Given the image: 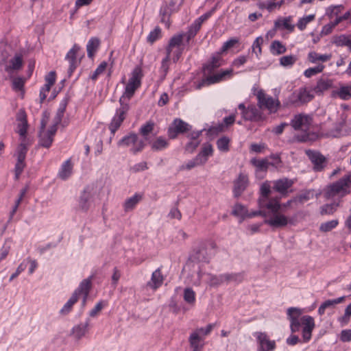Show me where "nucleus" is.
I'll return each instance as SVG.
<instances>
[{
	"mask_svg": "<svg viewBox=\"0 0 351 351\" xmlns=\"http://www.w3.org/2000/svg\"><path fill=\"white\" fill-rule=\"evenodd\" d=\"M351 172L345 175L337 181L328 185L325 189L324 197L328 199L335 197H343L350 193Z\"/></svg>",
	"mask_w": 351,
	"mask_h": 351,
	"instance_id": "obj_1",
	"label": "nucleus"
},
{
	"mask_svg": "<svg viewBox=\"0 0 351 351\" xmlns=\"http://www.w3.org/2000/svg\"><path fill=\"white\" fill-rule=\"evenodd\" d=\"M214 327L213 324H208L205 328L195 329L189 337V342L192 351H202L204 346V337L209 335Z\"/></svg>",
	"mask_w": 351,
	"mask_h": 351,
	"instance_id": "obj_2",
	"label": "nucleus"
},
{
	"mask_svg": "<svg viewBox=\"0 0 351 351\" xmlns=\"http://www.w3.org/2000/svg\"><path fill=\"white\" fill-rule=\"evenodd\" d=\"M183 0H170L169 3L165 2L160 10V14L161 16V22L165 23L167 28L170 26V17L171 14L177 12Z\"/></svg>",
	"mask_w": 351,
	"mask_h": 351,
	"instance_id": "obj_3",
	"label": "nucleus"
},
{
	"mask_svg": "<svg viewBox=\"0 0 351 351\" xmlns=\"http://www.w3.org/2000/svg\"><path fill=\"white\" fill-rule=\"evenodd\" d=\"M258 106L261 109H267L270 113L276 112L280 106V102L272 97L266 95L261 90L257 93Z\"/></svg>",
	"mask_w": 351,
	"mask_h": 351,
	"instance_id": "obj_4",
	"label": "nucleus"
},
{
	"mask_svg": "<svg viewBox=\"0 0 351 351\" xmlns=\"http://www.w3.org/2000/svg\"><path fill=\"white\" fill-rule=\"evenodd\" d=\"M120 108L117 110L116 114L113 117L110 125L109 129L112 133H114L118 128L121 126L122 122L125 119V114L129 110L130 106L128 104H123V98L121 97L119 99Z\"/></svg>",
	"mask_w": 351,
	"mask_h": 351,
	"instance_id": "obj_5",
	"label": "nucleus"
},
{
	"mask_svg": "<svg viewBox=\"0 0 351 351\" xmlns=\"http://www.w3.org/2000/svg\"><path fill=\"white\" fill-rule=\"evenodd\" d=\"M305 154L313 164L314 171L320 172L325 169L328 160L322 154L318 151L311 149H306Z\"/></svg>",
	"mask_w": 351,
	"mask_h": 351,
	"instance_id": "obj_6",
	"label": "nucleus"
},
{
	"mask_svg": "<svg viewBox=\"0 0 351 351\" xmlns=\"http://www.w3.org/2000/svg\"><path fill=\"white\" fill-rule=\"evenodd\" d=\"M27 152V147L23 143H21L16 151L17 154V162L15 165L14 173H15V178L18 180L20 175L23 172L24 168L25 167V159L26 157V154Z\"/></svg>",
	"mask_w": 351,
	"mask_h": 351,
	"instance_id": "obj_7",
	"label": "nucleus"
},
{
	"mask_svg": "<svg viewBox=\"0 0 351 351\" xmlns=\"http://www.w3.org/2000/svg\"><path fill=\"white\" fill-rule=\"evenodd\" d=\"M191 130V126L180 119L173 120L171 125L168 129V136L170 138L173 139L177 137L179 134H183Z\"/></svg>",
	"mask_w": 351,
	"mask_h": 351,
	"instance_id": "obj_8",
	"label": "nucleus"
},
{
	"mask_svg": "<svg viewBox=\"0 0 351 351\" xmlns=\"http://www.w3.org/2000/svg\"><path fill=\"white\" fill-rule=\"evenodd\" d=\"M264 223L275 228H284L288 223H294L292 219L279 212L274 213L269 219H265Z\"/></svg>",
	"mask_w": 351,
	"mask_h": 351,
	"instance_id": "obj_9",
	"label": "nucleus"
},
{
	"mask_svg": "<svg viewBox=\"0 0 351 351\" xmlns=\"http://www.w3.org/2000/svg\"><path fill=\"white\" fill-rule=\"evenodd\" d=\"M314 95L306 88H300L298 92H294L290 98L291 102L299 106L309 102L313 99Z\"/></svg>",
	"mask_w": 351,
	"mask_h": 351,
	"instance_id": "obj_10",
	"label": "nucleus"
},
{
	"mask_svg": "<svg viewBox=\"0 0 351 351\" xmlns=\"http://www.w3.org/2000/svg\"><path fill=\"white\" fill-rule=\"evenodd\" d=\"M255 335L259 345L258 351H273L276 348L275 341L270 340L265 332H258Z\"/></svg>",
	"mask_w": 351,
	"mask_h": 351,
	"instance_id": "obj_11",
	"label": "nucleus"
},
{
	"mask_svg": "<svg viewBox=\"0 0 351 351\" xmlns=\"http://www.w3.org/2000/svg\"><path fill=\"white\" fill-rule=\"evenodd\" d=\"M301 314L302 311L298 308L291 307L287 310V315L291 322L290 327L292 332H295L300 330L302 323L301 320H299V317Z\"/></svg>",
	"mask_w": 351,
	"mask_h": 351,
	"instance_id": "obj_12",
	"label": "nucleus"
},
{
	"mask_svg": "<svg viewBox=\"0 0 351 351\" xmlns=\"http://www.w3.org/2000/svg\"><path fill=\"white\" fill-rule=\"evenodd\" d=\"M301 323L304 326L302 328V337L304 341H308L311 338L312 331L315 328L314 319L309 315L301 317Z\"/></svg>",
	"mask_w": 351,
	"mask_h": 351,
	"instance_id": "obj_13",
	"label": "nucleus"
},
{
	"mask_svg": "<svg viewBox=\"0 0 351 351\" xmlns=\"http://www.w3.org/2000/svg\"><path fill=\"white\" fill-rule=\"evenodd\" d=\"M249 184L248 176L243 173H239L238 178L234 181L233 193L236 197H239L246 189Z\"/></svg>",
	"mask_w": 351,
	"mask_h": 351,
	"instance_id": "obj_14",
	"label": "nucleus"
},
{
	"mask_svg": "<svg viewBox=\"0 0 351 351\" xmlns=\"http://www.w3.org/2000/svg\"><path fill=\"white\" fill-rule=\"evenodd\" d=\"M80 49V47L77 45L75 44L66 56L65 58L69 62V68L68 70V74L69 76L71 75L80 62V60H77V53Z\"/></svg>",
	"mask_w": 351,
	"mask_h": 351,
	"instance_id": "obj_15",
	"label": "nucleus"
},
{
	"mask_svg": "<svg viewBox=\"0 0 351 351\" xmlns=\"http://www.w3.org/2000/svg\"><path fill=\"white\" fill-rule=\"evenodd\" d=\"M180 37H172L169 42V44L166 48V57L162 61V69L166 73L169 69V62L170 60V55L171 51H173V46H178L180 43Z\"/></svg>",
	"mask_w": 351,
	"mask_h": 351,
	"instance_id": "obj_16",
	"label": "nucleus"
},
{
	"mask_svg": "<svg viewBox=\"0 0 351 351\" xmlns=\"http://www.w3.org/2000/svg\"><path fill=\"white\" fill-rule=\"evenodd\" d=\"M258 204L261 208H266L270 210L272 214L279 212L280 208V204L276 199H264L263 198H259Z\"/></svg>",
	"mask_w": 351,
	"mask_h": 351,
	"instance_id": "obj_17",
	"label": "nucleus"
},
{
	"mask_svg": "<svg viewBox=\"0 0 351 351\" xmlns=\"http://www.w3.org/2000/svg\"><path fill=\"white\" fill-rule=\"evenodd\" d=\"M309 124V117L302 114L295 115L291 121V125L295 130L302 129L303 127H308Z\"/></svg>",
	"mask_w": 351,
	"mask_h": 351,
	"instance_id": "obj_18",
	"label": "nucleus"
},
{
	"mask_svg": "<svg viewBox=\"0 0 351 351\" xmlns=\"http://www.w3.org/2000/svg\"><path fill=\"white\" fill-rule=\"evenodd\" d=\"M233 75V69H229L224 71H221L220 72L214 74L213 75H210L207 77V81L210 84H215L219 82L226 78H230Z\"/></svg>",
	"mask_w": 351,
	"mask_h": 351,
	"instance_id": "obj_19",
	"label": "nucleus"
},
{
	"mask_svg": "<svg viewBox=\"0 0 351 351\" xmlns=\"http://www.w3.org/2000/svg\"><path fill=\"white\" fill-rule=\"evenodd\" d=\"M242 117L247 121H259L261 119L260 111L254 106H249L246 111L241 112Z\"/></svg>",
	"mask_w": 351,
	"mask_h": 351,
	"instance_id": "obj_20",
	"label": "nucleus"
},
{
	"mask_svg": "<svg viewBox=\"0 0 351 351\" xmlns=\"http://www.w3.org/2000/svg\"><path fill=\"white\" fill-rule=\"evenodd\" d=\"M221 53L219 52L216 55L213 56L211 60L206 63L203 66V71L205 73L210 74L215 69L221 66V58L220 56Z\"/></svg>",
	"mask_w": 351,
	"mask_h": 351,
	"instance_id": "obj_21",
	"label": "nucleus"
},
{
	"mask_svg": "<svg viewBox=\"0 0 351 351\" xmlns=\"http://www.w3.org/2000/svg\"><path fill=\"white\" fill-rule=\"evenodd\" d=\"M193 259L198 262L207 263L209 261L210 256L204 245H201L195 250Z\"/></svg>",
	"mask_w": 351,
	"mask_h": 351,
	"instance_id": "obj_22",
	"label": "nucleus"
},
{
	"mask_svg": "<svg viewBox=\"0 0 351 351\" xmlns=\"http://www.w3.org/2000/svg\"><path fill=\"white\" fill-rule=\"evenodd\" d=\"M9 65L5 68V71L11 73L14 71H18L21 69L23 66V59L21 55H15L13 58L10 60Z\"/></svg>",
	"mask_w": 351,
	"mask_h": 351,
	"instance_id": "obj_23",
	"label": "nucleus"
},
{
	"mask_svg": "<svg viewBox=\"0 0 351 351\" xmlns=\"http://www.w3.org/2000/svg\"><path fill=\"white\" fill-rule=\"evenodd\" d=\"M293 184V181L288 178L280 179L274 182V189L276 191L283 193L287 192V189H289Z\"/></svg>",
	"mask_w": 351,
	"mask_h": 351,
	"instance_id": "obj_24",
	"label": "nucleus"
},
{
	"mask_svg": "<svg viewBox=\"0 0 351 351\" xmlns=\"http://www.w3.org/2000/svg\"><path fill=\"white\" fill-rule=\"evenodd\" d=\"M345 300V297L342 296L334 300H328L324 302L318 308V313L320 315L324 314L325 310L329 308H333L335 305L341 303Z\"/></svg>",
	"mask_w": 351,
	"mask_h": 351,
	"instance_id": "obj_25",
	"label": "nucleus"
},
{
	"mask_svg": "<svg viewBox=\"0 0 351 351\" xmlns=\"http://www.w3.org/2000/svg\"><path fill=\"white\" fill-rule=\"evenodd\" d=\"M332 95L343 100H348L351 98V86H341L338 90H333Z\"/></svg>",
	"mask_w": 351,
	"mask_h": 351,
	"instance_id": "obj_26",
	"label": "nucleus"
},
{
	"mask_svg": "<svg viewBox=\"0 0 351 351\" xmlns=\"http://www.w3.org/2000/svg\"><path fill=\"white\" fill-rule=\"evenodd\" d=\"M164 280L160 269H158L153 272L151 281L147 283V286L154 289H156L162 284Z\"/></svg>",
	"mask_w": 351,
	"mask_h": 351,
	"instance_id": "obj_27",
	"label": "nucleus"
},
{
	"mask_svg": "<svg viewBox=\"0 0 351 351\" xmlns=\"http://www.w3.org/2000/svg\"><path fill=\"white\" fill-rule=\"evenodd\" d=\"M332 86V81L331 80L321 78L317 81V85L314 88V91L315 93L321 95L323 92L329 89Z\"/></svg>",
	"mask_w": 351,
	"mask_h": 351,
	"instance_id": "obj_28",
	"label": "nucleus"
},
{
	"mask_svg": "<svg viewBox=\"0 0 351 351\" xmlns=\"http://www.w3.org/2000/svg\"><path fill=\"white\" fill-rule=\"evenodd\" d=\"M92 287L91 278H88L82 280L79 287L75 291L77 293V296L82 294L83 295H88L90 290Z\"/></svg>",
	"mask_w": 351,
	"mask_h": 351,
	"instance_id": "obj_29",
	"label": "nucleus"
},
{
	"mask_svg": "<svg viewBox=\"0 0 351 351\" xmlns=\"http://www.w3.org/2000/svg\"><path fill=\"white\" fill-rule=\"evenodd\" d=\"M250 162L256 168L258 171L266 172L269 167V158L267 157L261 160L254 158L251 160Z\"/></svg>",
	"mask_w": 351,
	"mask_h": 351,
	"instance_id": "obj_30",
	"label": "nucleus"
},
{
	"mask_svg": "<svg viewBox=\"0 0 351 351\" xmlns=\"http://www.w3.org/2000/svg\"><path fill=\"white\" fill-rule=\"evenodd\" d=\"M143 76L142 69L140 66H136L134 69L132 73V76L129 79L128 82L134 84L138 86L141 84V80Z\"/></svg>",
	"mask_w": 351,
	"mask_h": 351,
	"instance_id": "obj_31",
	"label": "nucleus"
},
{
	"mask_svg": "<svg viewBox=\"0 0 351 351\" xmlns=\"http://www.w3.org/2000/svg\"><path fill=\"white\" fill-rule=\"evenodd\" d=\"M100 45V40L97 38H92L87 44L88 56L92 58Z\"/></svg>",
	"mask_w": 351,
	"mask_h": 351,
	"instance_id": "obj_32",
	"label": "nucleus"
},
{
	"mask_svg": "<svg viewBox=\"0 0 351 351\" xmlns=\"http://www.w3.org/2000/svg\"><path fill=\"white\" fill-rule=\"evenodd\" d=\"M339 206V203L326 204L320 207L321 215H331L337 210V207Z\"/></svg>",
	"mask_w": 351,
	"mask_h": 351,
	"instance_id": "obj_33",
	"label": "nucleus"
},
{
	"mask_svg": "<svg viewBox=\"0 0 351 351\" xmlns=\"http://www.w3.org/2000/svg\"><path fill=\"white\" fill-rule=\"evenodd\" d=\"M138 87V86L134 84L128 82L125 86V92L123 95L121 97L123 98V104H127L126 102H125V99H128V100H130L132 97L135 91Z\"/></svg>",
	"mask_w": 351,
	"mask_h": 351,
	"instance_id": "obj_34",
	"label": "nucleus"
},
{
	"mask_svg": "<svg viewBox=\"0 0 351 351\" xmlns=\"http://www.w3.org/2000/svg\"><path fill=\"white\" fill-rule=\"evenodd\" d=\"M270 50L274 55H280L286 52L287 48L279 40H274L271 43Z\"/></svg>",
	"mask_w": 351,
	"mask_h": 351,
	"instance_id": "obj_35",
	"label": "nucleus"
},
{
	"mask_svg": "<svg viewBox=\"0 0 351 351\" xmlns=\"http://www.w3.org/2000/svg\"><path fill=\"white\" fill-rule=\"evenodd\" d=\"M230 138L226 136H223L217 141V147L219 151L222 152H228L230 149Z\"/></svg>",
	"mask_w": 351,
	"mask_h": 351,
	"instance_id": "obj_36",
	"label": "nucleus"
},
{
	"mask_svg": "<svg viewBox=\"0 0 351 351\" xmlns=\"http://www.w3.org/2000/svg\"><path fill=\"white\" fill-rule=\"evenodd\" d=\"M331 58V55H320L315 51H311L308 55V59L311 62L315 63L317 61L326 62Z\"/></svg>",
	"mask_w": 351,
	"mask_h": 351,
	"instance_id": "obj_37",
	"label": "nucleus"
},
{
	"mask_svg": "<svg viewBox=\"0 0 351 351\" xmlns=\"http://www.w3.org/2000/svg\"><path fill=\"white\" fill-rule=\"evenodd\" d=\"M269 158V167L278 169L282 167V161L279 154H272L267 157Z\"/></svg>",
	"mask_w": 351,
	"mask_h": 351,
	"instance_id": "obj_38",
	"label": "nucleus"
},
{
	"mask_svg": "<svg viewBox=\"0 0 351 351\" xmlns=\"http://www.w3.org/2000/svg\"><path fill=\"white\" fill-rule=\"evenodd\" d=\"M78 300L77 293H73L69 301L64 304L60 310V313L63 315L68 314L72 309L73 304Z\"/></svg>",
	"mask_w": 351,
	"mask_h": 351,
	"instance_id": "obj_39",
	"label": "nucleus"
},
{
	"mask_svg": "<svg viewBox=\"0 0 351 351\" xmlns=\"http://www.w3.org/2000/svg\"><path fill=\"white\" fill-rule=\"evenodd\" d=\"M72 172V165L69 160L65 161L62 166L61 171L59 173L60 177L64 180L67 178Z\"/></svg>",
	"mask_w": 351,
	"mask_h": 351,
	"instance_id": "obj_40",
	"label": "nucleus"
},
{
	"mask_svg": "<svg viewBox=\"0 0 351 351\" xmlns=\"http://www.w3.org/2000/svg\"><path fill=\"white\" fill-rule=\"evenodd\" d=\"M39 145L43 147L49 148L52 142L53 137L49 136L46 132H39Z\"/></svg>",
	"mask_w": 351,
	"mask_h": 351,
	"instance_id": "obj_41",
	"label": "nucleus"
},
{
	"mask_svg": "<svg viewBox=\"0 0 351 351\" xmlns=\"http://www.w3.org/2000/svg\"><path fill=\"white\" fill-rule=\"evenodd\" d=\"M88 326V322H86L84 324H80L76 326H75L73 329V333L74 336L77 338L80 339L82 336L85 335V333L87 331V328Z\"/></svg>",
	"mask_w": 351,
	"mask_h": 351,
	"instance_id": "obj_42",
	"label": "nucleus"
},
{
	"mask_svg": "<svg viewBox=\"0 0 351 351\" xmlns=\"http://www.w3.org/2000/svg\"><path fill=\"white\" fill-rule=\"evenodd\" d=\"M142 196L138 194H136L133 197L128 199L124 204L125 210L128 211L134 208L136 204L141 199Z\"/></svg>",
	"mask_w": 351,
	"mask_h": 351,
	"instance_id": "obj_43",
	"label": "nucleus"
},
{
	"mask_svg": "<svg viewBox=\"0 0 351 351\" xmlns=\"http://www.w3.org/2000/svg\"><path fill=\"white\" fill-rule=\"evenodd\" d=\"M345 120H342L339 123L335 125L334 129L329 130L326 133V136L329 137L338 138L341 136V130L343 126L345 125Z\"/></svg>",
	"mask_w": 351,
	"mask_h": 351,
	"instance_id": "obj_44",
	"label": "nucleus"
},
{
	"mask_svg": "<svg viewBox=\"0 0 351 351\" xmlns=\"http://www.w3.org/2000/svg\"><path fill=\"white\" fill-rule=\"evenodd\" d=\"M178 36L180 38L181 42L178 46H173V49L176 48V51H174V55L173 57V62H177L178 61V60L181 57L183 50H184V47H182V41H183V34L174 35L173 37H178Z\"/></svg>",
	"mask_w": 351,
	"mask_h": 351,
	"instance_id": "obj_45",
	"label": "nucleus"
},
{
	"mask_svg": "<svg viewBox=\"0 0 351 351\" xmlns=\"http://www.w3.org/2000/svg\"><path fill=\"white\" fill-rule=\"evenodd\" d=\"M348 35L341 34L333 36L331 40V43L335 45L337 47H345L347 45Z\"/></svg>",
	"mask_w": 351,
	"mask_h": 351,
	"instance_id": "obj_46",
	"label": "nucleus"
},
{
	"mask_svg": "<svg viewBox=\"0 0 351 351\" xmlns=\"http://www.w3.org/2000/svg\"><path fill=\"white\" fill-rule=\"evenodd\" d=\"M154 128V123L151 121H148L141 128L140 134L145 138V140H147V136L152 132Z\"/></svg>",
	"mask_w": 351,
	"mask_h": 351,
	"instance_id": "obj_47",
	"label": "nucleus"
},
{
	"mask_svg": "<svg viewBox=\"0 0 351 351\" xmlns=\"http://www.w3.org/2000/svg\"><path fill=\"white\" fill-rule=\"evenodd\" d=\"M339 224V221L337 219H334L331 221H328L324 223H322L319 226V230L323 232H326L332 230L335 228Z\"/></svg>",
	"mask_w": 351,
	"mask_h": 351,
	"instance_id": "obj_48",
	"label": "nucleus"
},
{
	"mask_svg": "<svg viewBox=\"0 0 351 351\" xmlns=\"http://www.w3.org/2000/svg\"><path fill=\"white\" fill-rule=\"evenodd\" d=\"M343 9L344 6L343 5H332L328 8L326 14L329 19H331L335 16H338L339 14L341 13Z\"/></svg>",
	"mask_w": 351,
	"mask_h": 351,
	"instance_id": "obj_49",
	"label": "nucleus"
},
{
	"mask_svg": "<svg viewBox=\"0 0 351 351\" xmlns=\"http://www.w3.org/2000/svg\"><path fill=\"white\" fill-rule=\"evenodd\" d=\"M138 138V136L136 134H130L128 136L123 138L119 142V145H125V146H132L134 143H135L136 141Z\"/></svg>",
	"mask_w": 351,
	"mask_h": 351,
	"instance_id": "obj_50",
	"label": "nucleus"
},
{
	"mask_svg": "<svg viewBox=\"0 0 351 351\" xmlns=\"http://www.w3.org/2000/svg\"><path fill=\"white\" fill-rule=\"evenodd\" d=\"M67 106V101L66 99L63 100L61 104H60V107L57 111L56 115L55 117V122H56V124H59L64 116V112L66 110V108Z\"/></svg>",
	"mask_w": 351,
	"mask_h": 351,
	"instance_id": "obj_51",
	"label": "nucleus"
},
{
	"mask_svg": "<svg viewBox=\"0 0 351 351\" xmlns=\"http://www.w3.org/2000/svg\"><path fill=\"white\" fill-rule=\"evenodd\" d=\"M296 61L297 58L293 55L282 56L280 58V64L283 66H292Z\"/></svg>",
	"mask_w": 351,
	"mask_h": 351,
	"instance_id": "obj_52",
	"label": "nucleus"
},
{
	"mask_svg": "<svg viewBox=\"0 0 351 351\" xmlns=\"http://www.w3.org/2000/svg\"><path fill=\"white\" fill-rule=\"evenodd\" d=\"M324 69V66L323 64H320L315 67L307 69L304 71V74L306 77H311L317 73L322 72Z\"/></svg>",
	"mask_w": 351,
	"mask_h": 351,
	"instance_id": "obj_53",
	"label": "nucleus"
},
{
	"mask_svg": "<svg viewBox=\"0 0 351 351\" xmlns=\"http://www.w3.org/2000/svg\"><path fill=\"white\" fill-rule=\"evenodd\" d=\"M184 299L189 304H193L195 301V293L191 288H186L184 291Z\"/></svg>",
	"mask_w": 351,
	"mask_h": 351,
	"instance_id": "obj_54",
	"label": "nucleus"
},
{
	"mask_svg": "<svg viewBox=\"0 0 351 351\" xmlns=\"http://www.w3.org/2000/svg\"><path fill=\"white\" fill-rule=\"evenodd\" d=\"M207 161L206 158L202 159L201 155H197L193 160L189 161L185 166V169H191L197 165L204 164Z\"/></svg>",
	"mask_w": 351,
	"mask_h": 351,
	"instance_id": "obj_55",
	"label": "nucleus"
},
{
	"mask_svg": "<svg viewBox=\"0 0 351 351\" xmlns=\"http://www.w3.org/2000/svg\"><path fill=\"white\" fill-rule=\"evenodd\" d=\"M313 193L312 191H306L304 193L298 195L295 197H294V200H296V202H298L301 204L304 203L306 201L309 200L311 198L313 197Z\"/></svg>",
	"mask_w": 351,
	"mask_h": 351,
	"instance_id": "obj_56",
	"label": "nucleus"
},
{
	"mask_svg": "<svg viewBox=\"0 0 351 351\" xmlns=\"http://www.w3.org/2000/svg\"><path fill=\"white\" fill-rule=\"evenodd\" d=\"M224 282L239 281L241 282L243 279V276L241 274H226L222 275Z\"/></svg>",
	"mask_w": 351,
	"mask_h": 351,
	"instance_id": "obj_57",
	"label": "nucleus"
},
{
	"mask_svg": "<svg viewBox=\"0 0 351 351\" xmlns=\"http://www.w3.org/2000/svg\"><path fill=\"white\" fill-rule=\"evenodd\" d=\"M168 145L167 141L163 137H158L152 144V149L160 150L165 148Z\"/></svg>",
	"mask_w": 351,
	"mask_h": 351,
	"instance_id": "obj_58",
	"label": "nucleus"
},
{
	"mask_svg": "<svg viewBox=\"0 0 351 351\" xmlns=\"http://www.w3.org/2000/svg\"><path fill=\"white\" fill-rule=\"evenodd\" d=\"M213 146L210 143L204 144L202 148L201 152L198 155H201L202 159L206 158L213 154Z\"/></svg>",
	"mask_w": 351,
	"mask_h": 351,
	"instance_id": "obj_59",
	"label": "nucleus"
},
{
	"mask_svg": "<svg viewBox=\"0 0 351 351\" xmlns=\"http://www.w3.org/2000/svg\"><path fill=\"white\" fill-rule=\"evenodd\" d=\"M232 213L235 216L245 217L247 214V210L242 204H237L234 205Z\"/></svg>",
	"mask_w": 351,
	"mask_h": 351,
	"instance_id": "obj_60",
	"label": "nucleus"
},
{
	"mask_svg": "<svg viewBox=\"0 0 351 351\" xmlns=\"http://www.w3.org/2000/svg\"><path fill=\"white\" fill-rule=\"evenodd\" d=\"M314 18H315V16L313 14H311V15H308L306 17H304V18L300 19L298 23H297L298 27L300 30H303L304 29H305L306 25L311 21H313L314 19Z\"/></svg>",
	"mask_w": 351,
	"mask_h": 351,
	"instance_id": "obj_61",
	"label": "nucleus"
},
{
	"mask_svg": "<svg viewBox=\"0 0 351 351\" xmlns=\"http://www.w3.org/2000/svg\"><path fill=\"white\" fill-rule=\"evenodd\" d=\"M90 197V195L86 191H84L80 198V206L82 210H86L88 208V202Z\"/></svg>",
	"mask_w": 351,
	"mask_h": 351,
	"instance_id": "obj_62",
	"label": "nucleus"
},
{
	"mask_svg": "<svg viewBox=\"0 0 351 351\" xmlns=\"http://www.w3.org/2000/svg\"><path fill=\"white\" fill-rule=\"evenodd\" d=\"M107 65L108 64L106 62H102L94 71L93 75L90 77V79H92L93 80H95L97 78L98 75L102 73L106 70Z\"/></svg>",
	"mask_w": 351,
	"mask_h": 351,
	"instance_id": "obj_63",
	"label": "nucleus"
},
{
	"mask_svg": "<svg viewBox=\"0 0 351 351\" xmlns=\"http://www.w3.org/2000/svg\"><path fill=\"white\" fill-rule=\"evenodd\" d=\"M160 34V29L158 27H156L148 35L147 41L152 44L159 38Z\"/></svg>",
	"mask_w": 351,
	"mask_h": 351,
	"instance_id": "obj_64",
	"label": "nucleus"
}]
</instances>
